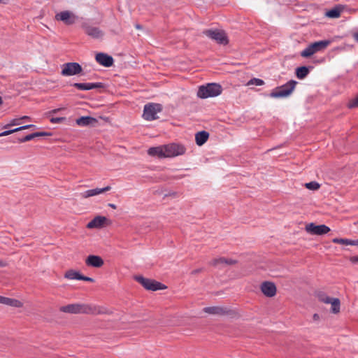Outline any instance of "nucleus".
Listing matches in <instances>:
<instances>
[{
	"mask_svg": "<svg viewBox=\"0 0 358 358\" xmlns=\"http://www.w3.org/2000/svg\"><path fill=\"white\" fill-rule=\"evenodd\" d=\"M222 88L220 84L208 83L206 85L199 87L197 92V96L201 99H207L209 97H215L222 93Z\"/></svg>",
	"mask_w": 358,
	"mask_h": 358,
	"instance_id": "1",
	"label": "nucleus"
},
{
	"mask_svg": "<svg viewBox=\"0 0 358 358\" xmlns=\"http://www.w3.org/2000/svg\"><path fill=\"white\" fill-rule=\"evenodd\" d=\"M297 82L291 80L287 83L275 88L270 94V96L272 98H285L289 96L295 89Z\"/></svg>",
	"mask_w": 358,
	"mask_h": 358,
	"instance_id": "2",
	"label": "nucleus"
},
{
	"mask_svg": "<svg viewBox=\"0 0 358 358\" xmlns=\"http://www.w3.org/2000/svg\"><path fill=\"white\" fill-rule=\"evenodd\" d=\"M60 311L72 314L86 313L94 314L96 308L85 304L73 303L60 307Z\"/></svg>",
	"mask_w": 358,
	"mask_h": 358,
	"instance_id": "3",
	"label": "nucleus"
},
{
	"mask_svg": "<svg viewBox=\"0 0 358 358\" xmlns=\"http://www.w3.org/2000/svg\"><path fill=\"white\" fill-rule=\"evenodd\" d=\"M329 40H324L314 42L307 46L301 52V56L303 57H309L315 52L324 50L329 44Z\"/></svg>",
	"mask_w": 358,
	"mask_h": 358,
	"instance_id": "4",
	"label": "nucleus"
},
{
	"mask_svg": "<svg viewBox=\"0 0 358 358\" xmlns=\"http://www.w3.org/2000/svg\"><path fill=\"white\" fill-rule=\"evenodd\" d=\"M162 110L159 103H150L145 104L143 108V117L145 120L152 121L157 119V113Z\"/></svg>",
	"mask_w": 358,
	"mask_h": 358,
	"instance_id": "5",
	"label": "nucleus"
},
{
	"mask_svg": "<svg viewBox=\"0 0 358 358\" xmlns=\"http://www.w3.org/2000/svg\"><path fill=\"white\" fill-rule=\"evenodd\" d=\"M135 280L148 290L157 291L166 288V286L161 282L149 278H145L141 275L135 276Z\"/></svg>",
	"mask_w": 358,
	"mask_h": 358,
	"instance_id": "6",
	"label": "nucleus"
},
{
	"mask_svg": "<svg viewBox=\"0 0 358 358\" xmlns=\"http://www.w3.org/2000/svg\"><path fill=\"white\" fill-rule=\"evenodd\" d=\"M166 158L175 157L185 154L186 148L184 145L177 143L164 145Z\"/></svg>",
	"mask_w": 358,
	"mask_h": 358,
	"instance_id": "7",
	"label": "nucleus"
},
{
	"mask_svg": "<svg viewBox=\"0 0 358 358\" xmlns=\"http://www.w3.org/2000/svg\"><path fill=\"white\" fill-rule=\"evenodd\" d=\"M203 34L210 38L215 40L220 44L226 45L228 43V39L226 34L218 29H206L203 31Z\"/></svg>",
	"mask_w": 358,
	"mask_h": 358,
	"instance_id": "8",
	"label": "nucleus"
},
{
	"mask_svg": "<svg viewBox=\"0 0 358 358\" xmlns=\"http://www.w3.org/2000/svg\"><path fill=\"white\" fill-rule=\"evenodd\" d=\"M81 71L82 67L78 63L69 62L63 65L61 73L64 76H71L77 75Z\"/></svg>",
	"mask_w": 358,
	"mask_h": 358,
	"instance_id": "9",
	"label": "nucleus"
},
{
	"mask_svg": "<svg viewBox=\"0 0 358 358\" xmlns=\"http://www.w3.org/2000/svg\"><path fill=\"white\" fill-rule=\"evenodd\" d=\"M306 230L310 234L322 236L330 231V228L325 224L315 225L310 223L306 225Z\"/></svg>",
	"mask_w": 358,
	"mask_h": 358,
	"instance_id": "10",
	"label": "nucleus"
},
{
	"mask_svg": "<svg viewBox=\"0 0 358 358\" xmlns=\"http://www.w3.org/2000/svg\"><path fill=\"white\" fill-rule=\"evenodd\" d=\"M261 291L267 297H273L276 294V286L273 282L265 281L261 285Z\"/></svg>",
	"mask_w": 358,
	"mask_h": 358,
	"instance_id": "11",
	"label": "nucleus"
},
{
	"mask_svg": "<svg viewBox=\"0 0 358 358\" xmlns=\"http://www.w3.org/2000/svg\"><path fill=\"white\" fill-rule=\"evenodd\" d=\"M57 20L64 22L66 24H73L76 22V16L70 11L65 10L57 13L55 16Z\"/></svg>",
	"mask_w": 358,
	"mask_h": 358,
	"instance_id": "12",
	"label": "nucleus"
},
{
	"mask_svg": "<svg viewBox=\"0 0 358 358\" xmlns=\"http://www.w3.org/2000/svg\"><path fill=\"white\" fill-rule=\"evenodd\" d=\"M96 61L105 67H110L113 64V58L105 53L99 52L96 55Z\"/></svg>",
	"mask_w": 358,
	"mask_h": 358,
	"instance_id": "13",
	"label": "nucleus"
},
{
	"mask_svg": "<svg viewBox=\"0 0 358 358\" xmlns=\"http://www.w3.org/2000/svg\"><path fill=\"white\" fill-rule=\"evenodd\" d=\"M72 85L79 90H91L103 87L102 83H75Z\"/></svg>",
	"mask_w": 358,
	"mask_h": 358,
	"instance_id": "14",
	"label": "nucleus"
},
{
	"mask_svg": "<svg viewBox=\"0 0 358 358\" xmlns=\"http://www.w3.org/2000/svg\"><path fill=\"white\" fill-rule=\"evenodd\" d=\"M103 259L97 255H91L85 259V264L87 266L100 268L103 265Z\"/></svg>",
	"mask_w": 358,
	"mask_h": 358,
	"instance_id": "15",
	"label": "nucleus"
},
{
	"mask_svg": "<svg viewBox=\"0 0 358 358\" xmlns=\"http://www.w3.org/2000/svg\"><path fill=\"white\" fill-rule=\"evenodd\" d=\"M111 189L110 186H106L103 188H95L92 189L86 190L80 193V196L84 199H87L91 196H96L98 194L104 193Z\"/></svg>",
	"mask_w": 358,
	"mask_h": 358,
	"instance_id": "16",
	"label": "nucleus"
},
{
	"mask_svg": "<svg viewBox=\"0 0 358 358\" xmlns=\"http://www.w3.org/2000/svg\"><path fill=\"white\" fill-rule=\"evenodd\" d=\"M108 219L104 216H96L93 220L87 224V229H99L104 226Z\"/></svg>",
	"mask_w": 358,
	"mask_h": 358,
	"instance_id": "17",
	"label": "nucleus"
},
{
	"mask_svg": "<svg viewBox=\"0 0 358 358\" xmlns=\"http://www.w3.org/2000/svg\"><path fill=\"white\" fill-rule=\"evenodd\" d=\"M85 32L90 36L93 38H100L103 36V31L98 27L85 25L84 26Z\"/></svg>",
	"mask_w": 358,
	"mask_h": 358,
	"instance_id": "18",
	"label": "nucleus"
},
{
	"mask_svg": "<svg viewBox=\"0 0 358 358\" xmlns=\"http://www.w3.org/2000/svg\"><path fill=\"white\" fill-rule=\"evenodd\" d=\"M148 154L152 157L166 158L164 145L150 148L148 150Z\"/></svg>",
	"mask_w": 358,
	"mask_h": 358,
	"instance_id": "19",
	"label": "nucleus"
},
{
	"mask_svg": "<svg viewBox=\"0 0 358 358\" xmlns=\"http://www.w3.org/2000/svg\"><path fill=\"white\" fill-rule=\"evenodd\" d=\"M203 311L208 314L222 315L227 313V308L220 306L206 307Z\"/></svg>",
	"mask_w": 358,
	"mask_h": 358,
	"instance_id": "20",
	"label": "nucleus"
},
{
	"mask_svg": "<svg viewBox=\"0 0 358 358\" xmlns=\"http://www.w3.org/2000/svg\"><path fill=\"white\" fill-rule=\"evenodd\" d=\"M0 303L16 308H20L22 306V302L19 300L2 296H0Z\"/></svg>",
	"mask_w": 358,
	"mask_h": 358,
	"instance_id": "21",
	"label": "nucleus"
},
{
	"mask_svg": "<svg viewBox=\"0 0 358 358\" xmlns=\"http://www.w3.org/2000/svg\"><path fill=\"white\" fill-rule=\"evenodd\" d=\"M209 137V134L206 131H199L195 135L196 143L198 145L204 144Z\"/></svg>",
	"mask_w": 358,
	"mask_h": 358,
	"instance_id": "22",
	"label": "nucleus"
},
{
	"mask_svg": "<svg viewBox=\"0 0 358 358\" xmlns=\"http://www.w3.org/2000/svg\"><path fill=\"white\" fill-rule=\"evenodd\" d=\"M236 263V261L231 259H226L224 257H220L217 259H214L212 261L211 264L215 266H219L222 265H231Z\"/></svg>",
	"mask_w": 358,
	"mask_h": 358,
	"instance_id": "23",
	"label": "nucleus"
},
{
	"mask_svg": "<svg viewBox=\"0 0 358 358\" xmlns=\"http://www.w3.org/2000/svg\"><path fill=\"white\" fill-rule=\"evenodd\" d=\"M96 122V119L90 116H83L76 120V124L79 126H87Z\"/></svg>",
	"mask_w": 358,
	"mask_h": 358,
	"instance_id": "24",
	"label": "nucleus"
},
{
	"mask_svg": "<svg viewBox=\"0 0 358 358\" xmlns=\"http://www.w3.org/2000/svg\"><path fill=\"white\" fill-rule=\"evenodd\" d=\"M82 275L80 272L71 269L67 271L64 274V278L69 280H81Z\"/></svg>",
	"mask_w": 358,
	"mask_h": 358,
	"instance_id": "25",
	"label": "nucleus"
},
{
	"mask_svg": "<svg viewBox=\"0 0 358 358\" xmlns=\"http://www.w3.org/2000/svg\"><path fill=\"white\" fill-rule=\"evenodd\" d=\"M31 127H35V125H34V124H27V125H24V126H22V127L15 128L14 129L6 130V131H4L0 133V137L1 136H6L10 135V134H13L14 132H17V131H21V130H24V129H29V128H31Z\"/></svg>",
	"mask_w": 358,
	"mask_h": 358,
	"instance_id": "26",
	"label": "nucleus"
},
{
	"mask_svg": "<svg viewBox=\"0 0 358 358\" xmlns=\"http://www.w3.org/2000/svg\"><path fill=\"white\" fill-rule=\"evenodd\" d=\"M309 73V69L306 66H301L296 69V76L299 79L305 78Z\"/></svg>",
	"mask_w": 358,
	"mask_h": 358,
	"instance_id": "27",
	"label": "nucleus"
},
{
	"mask_svg": "<svg viewBox=\"0 0 358 358\" xmlns=\"http://www.w3.org/2000/svg\"><path fill=\"white\" fill-rule=\"evenodd\" d=\"M48 134L46 132H36L33 134H28L25 136L24 138L20 140V142L24 143L27 141H29L35 138L36 137L44 136H47Z\"/></svg>",
	"mask_w": 358,
	"mask_h": 358,
	"instance_id": "28",
	"label": "nucleus"
},
{
	"mask_svg": "<svg viewBox=\"0 0 358 358\" xmlns=\"http://www.w3.org/2000/svg\"><path fill=\"white\" fill-rule=\"evenodd\" d=\"M331 304V312L334 313H338L340 311V301L338 299L333 298L330 303Z\"/></svg>",
	"mask_w": 358,
	"mask_h": 358,
	"instance_id": "29",
	"label": "nucleus"
},
{
	"mask_svg": "<svg viewBox=\"0 0 358 358\" xmlns=\"http://www.w3.org/2000/svg\"><path fill=\"white\" fill-rule=\"evenodd\" d=\"M326 15L330 18H337L341 15V10L337 8H334L328 10Z\"/></svg>",
	"mask_w": 358,
	"mask_h": 358,
	"instance_id": "30",
	"label": "nucleus"
},
{
	"mask_svg": "<svg viewBox=\"0 0 358 358\" xmlns=\"http://www.w3.org/2000/svg\"><path fill=\"white\" fill-rule=\"evenodd\" d=\"M264 84V81L263 80H262L260 78H256L250 79L247 83L248 86H250V85L261 86V85H263Z\"/></svg>",
	"mask_w": 358,
	"mask_h": 358,
	"instance_id": "31",
	"label": "nucleus"
},
{
	"mask_svg": "<svg viewBox=\"0 0 358 358\" xmlns=\"http://www.w3.org/2000/svg\"><path fill=\"white\" fill-rule=\"evenodd\" d=\"M333 243H338L345 245H351V240L348 238H335L333 239Z\"/></svg>",
	"mask_w": 358,
	"mask_h": 358,
	"instance_id": "32",
	"label": "nucleus"
},
{
	"mask_svg": "<svg viewBox=\"0 0 358 358\" xmlns=\"http://www.w3.org/2000/svg\"><path fill=\"white\" fill-rule=\"evenodd\" d=\"M305 187L310 190H317L320 188V185L315 181H312L305 184Z\"/></svg>",
	"mask_w": 358,
	"mask_h": 358,
	"instance_id": "33",
	"label": "nucleus"
},
{
	"mask_svg": "<svg viewBox=\"0 0 358 358\" xmlns=\"http://www.w3.org/2000/svg\"><path fill=\"white\" fill-rule=\"evenodd\" d=\"M318 297H319L320 301H321L325 303H329L331 300L333 299V298H331V297L327 296L326 294H324L323 293L320 294L318 295Z\"/></svg>",
	"mask_w": 358,
	"mask_h": 358,
	"instance_id": "34",
	"label": "nucleus"
},
{
	"mask_svg": "<svg viewBox=\"0 0 358 358\" xmlns=\"http://www.w3.org/2000/svg\"><path fill=\"white\" fill-rule=\"evenodd\" d=\"M65 120V117H52L50 120L52 124H59L64 122Z\"/></svg>",
	"mask_w": 358,
	"mask_h": 358,
	"instance_id": "35",
	"label": "nucleus"
},
{
	"mask_svg": "<svg viewBox=\"0 0 358 358\" xmlns=\"http://www.w3.org/2000/svg\"><path fill=\"white\" fill-rule=\"evenodd\" d=\"M349 108L358 107V96L349 103Z\"/></svg>",
	"mask_w": 358,
	"mask_h": 358,
	"instance_id": "36",
	"label": "nucleus"
},
{
	"mask_svg": "<svg viewBox=\"0 0 358 358\" xmlns=\"http://www.w3.org/2000/svg\"><path fill=\"white\" fill-rule=\"evenodd\" d=\"M80 280H84V281H87V282H93L94 281V280L92 278L84 276L83 275L81 276Z\"/></svg>",
	"mask_w": 358,
	"mask_h": 358,
	"instance_id": "37",
	"label": "nucleus"
},
{
	"mask_svg": "<svg viewBox=\"0 0 358 358\" xmlns=\"http://www.w3.org/2000/svg\"><path fill=\"white\" fill-rule=\"evenodd\" d=\"M20 124V123H19V120L14 119V120H13L11 121V122H10L9 124H8V125L5 126V127H8V126H10V125H17V124Z\"/></svg>",
	"mask_w": 358,
	"mask_h": 358,
	"instance_id": "38",
	"label": "nucleus"
},
{
	"mask_svg": "<svg viewBox=\"0 0 358 358\" xmlns=\"http://www.w3.org/2000/svg\"><path fill=\"white\" fill-rule=\"evenodd\" d=\"M7 263L5 261L0 259V267H5Z\"/></svg>",
	"mask_w": 358,
	"mask_h": 358,
	"instance_id": "39",
	"label": "nucleus"
},
{
	"mask_svg": "<svg viewBox=\"0 0 358 358\" xmlns=\"http://www.w3.org/2000/svg\"><path fill=\"white\" fill-rule=\"evenodd\" d=\"M351 245H358V239L351 240Z\"/></svg>",
	"mask_w": 358,
	"mask_h": 358,
	"instance_id": "40",
	"label": "nucleus"
},
{
	"mask_svg": "<svg viewBox=\"0 0 358 358\" xmlns=\"http://www.w3.org/2000/svg\"><path fill=\"white\" fill-rule=\"evenodd\" d=\"M353 38L357 42H358V31L353 34Z\"/></svg>",
	"mask_w": 358,
	"mask_h": 358,
	"instance_id": "41",
	"label": "nucleus"
},
{
	"mask_svg": "<svg viewBox=\"0 0 358 358\" xmlns=\"http://www.w3.org/2000/svg\"><path fill=\"white\" fill-rule=\"evenodd\" d=\"M59 110H60V108L54 109V110H51L50 112V113L55 114V113H57Z\"/></svg>",
	"mask_w": 358,
	"mask_h": 358,
	"instance_id": "42",
	"label": "nucleus"
},
{
	"mask_svg": "<svg viewBox=\"0 0 358 358\" xmlns=\"http://www.w3.org/2000/svg\"><path fill=\"white\" fill-rule=\"evenodd\" d=\"M108 206H110V208H113V209H116L117 206L115 204H113V203H108Z\"/></svg>",
	"mask_w": 358,
	"mask_h": 358,
	"instance_id": "43",
	"label": "nucleus"
},
{
	"mask_svg": "<svg viewBox=\"0 0 358 358\" xmlns=\"http://www.w3.org/2000/svg\"><path fill=\"white\" fill-rule=\"evenodd\" d=\"M319 318H320V317H319V315H318V314L315 313V314H314V315H313V319H314V320H318Z\"/></svg>",
	"mask_w": 358,
	"mask_h": 358,
	"instance_id": "44",
	"label": "nucleus"
},
{
	"mask_svg": "<svg viewBox=\"0 0 358 358\" xmlns=\"http://www.w3.org/2000/svg\"><path fill=\"white\" fill-rule=\"evenodd\" d=\"M21 119L29 120V117H28V116H23V117H21Z\"/></svg>",
	"mask_w": 358,
	"mask_h": 358,
	"instance_id": "45",
	"label": "nucleus"
},
{
	"mask_svg": "<svg viewBox=\"0 0 358 358\" xmlns=\"http://www.w3.org/2000/svg\"><path fill=\"white\" fill-rule=\"evenodd\" d=\"M135 27H136V29H141V25H139V24H136V26H135Z\"/></svg>",
	"mask_w": 358,
	"mask_h": 358,
	"instance_id": "46",
	"label": "nucleus"
},
{
	"mask_svg": "<svg viewBox=\"0 0 358 358\" xmlns=\"http://www.w3.org/2000/svg\"><path fill=\"white\" fill-rule=\"evenodd\" d=\"M6 1H7V0H0V3H6Z\"/></svg>",
	"mask_w": 358,
	"mask_h": 358,
	"instance_id": "47",
	"label": "nucleus"
},
{
	"mask_svg": "<svg viewBox=\"0 0 358 358\" xmlns=\"http://www.w3.org/2000/svg\"><path fill=\"white\" fill-rule=\"evenodd\" d=\"M2 103H3V101H2L1 97L0 96V106L2 104Z\"/></svg>",
	"mask_w": 358,
	"mask_h": 358,
	"instance_id": "48",
	"label": "nucleus"
},
{
	"mask_svg": "<svg viewBox=\"0 0 358 358\" xmlns=\"http://www.w3.org/2000/svg\"><path fill=\"white\" fill-rule=\"evenodd\" d=\"M357 260H358V257H357Z\"/></svg>",
	"mask_w": 358,
	"mask_h": 358,
	"instance_id": "49",
	"label": "nucleus"
}]
</instances>
